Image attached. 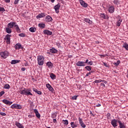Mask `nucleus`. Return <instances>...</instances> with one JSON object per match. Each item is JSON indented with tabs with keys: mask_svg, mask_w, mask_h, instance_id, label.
<instances>
[{
	"mask_svg": "<svg viewBox=\"0 0 128 128\" xmlns=\"http://www.w3.org/2000/svg\"><path fill=\"white\" fill-rule=\"evenodd\" d=\"M0 114L3 116H6V114L2 112H0Z\"/></svg>",
	"mask_w": 128,
	"mask_h": 128,
	"instance_id": "46",
	"label": "nucleus"
},
{
	"mask_svg": "<svg viewBox=\"0 0 128 128\" xmlns=\"http://www.w3.org/2000/svg\"><path fill=\"white\" fill-rule=\"evenodd\" d=\"M10 36H10V34H6L5 36V40H6V42L8 44H10Z\"/></svg>",
	"mask_w": 128,
	"mask_h": 128,
	"instance_id": "4",
	"label": "nucleus"
},
{
	"mask_svg": "<svg viewBox=\"0 0 128 128\" xmlns=\"http://www.w3.org/2000/svg\"><path fill=\"white\" fill-rule=\"evenodd\" d=\"M88 60H86V62H84V63H85V64H88Z\"/></svg>",
	"mask_w": 128,
	"mask_h": 128,
	"instance_id": "58",
	"label": "nucleus"
},
{
	"mask_svg": "<svg viewBox=\"0 0 128 128\" xmlns=\"http://www.w3.org/2000/svg\"><path fill=\"white\" fill-rule=\"evenodd\" d=\"M70 126H71L72 128H74V126H76V124H74V122H70Z\"/></svg>",
	"mask_w": 128,
	"mask_h": 128,
	"instance_id": "45",
	"label": "nucleus"
},
{
	"mask_svg": "<svg viewBox=\"0 0 128 128\" xmlns=\"http://www.w3.org/2000/svg\"><path fill=\"white\" fill-rule=\"evenodd\" d=\"M24 64L25 66H28V62H26L25 63H24Z\"/></svg>",
	"mask_w": 128,
	"mask_h": 128,
	"instance_id": "52",
	"label": "nucleus"
},
{
	"mask_svg": "<svg viewBox=\"0 0 128 128\" xmlns=\"http://www.w3.org/2000/svg\"><path fill=\"white\" fill-rule=\"evenodd\" d=\"M20 60H12L11 62V64H18Z\"/></svg>",
	"mask_w": 128,
	"mask_h": 128,
	"instance_id": "30",
	"label": "nucleus"
},
{
	"mask_svg": "<svg viewBox=\"0 0 128 128\" xmlns=\"http://www.w3.org/2000/svg\"><path fill=\"white\" fill-rule=\"evenodd\" d=\"M79 2L82 6H83L84 8H88V4L84 2V0H79Z\"/></svg>",
	"mask_w": 128,
	"mask_h": 128,
	"instance_id": "10",
	"label": "nucleus"
},
{
	"mask_svg": "<svg viewBox=\"0 0 128 128\" xmlns=\"http://www.w3.org/2000/svg\"><path fill=\"white\" fill-rule=\"evenodd\" d=\"M76 98H78V96H72V99L73 100H76Z\"/></svg>",
	"mask_w": 128,
	"mask_h": 128,
	"instance_id": "47",
	"label": "nucleus"
},
{
	"mask_svg": "<svg viewBox=\"0 0 128 128\" xmlns=\"http://www.w3.org/2000/svg\"><path fill=\"white\" fill-rule=\"evenodd\" d=\"M88 64L89 66H92V61H90V62H88Z\"/></svg>",
	"mask_w": 128,
	"mask_h": 128,
	"instance_id": "51",
	"label": "nucleus"
},
{
	"mask_svg": "<svg viewBox=\"0 0 128 128\" xmlns=\"http://www.w3.org/2000/svg\"><path fill=\"white\" fill-rule=\"evenodd\" d=\"M51 117L52 118H56V113L52 114Z\"/></svg>",
	"mask_w": 128,
	"mask_h": 128,
	"instance_id": "39",
	"label": "nucleus"
},
{
	"mask_svg": "<svg viewBox=\"0 0 128 128\" xmlns=\"http://www.w3.org/2000/svg\"><path fill=\"white\" fill-rule=\"evenodd\" d=\"M77 66H86V64L84 61H78L76 63Z\"/></svg>",
	"mask_w": 128,
	"mask_h": 128,
	"instance_id": "6",
	"label": "nucleus"
},
{
	"mask_svg": "<svg viewBox=\"0 0 128 128\" xmlns=\"http://www.w3.org/2000/svg\"><path fill=\"white\" fill-rule=\"evenodd\" d=\"M90 75V72H88L86 75V76H88Z\"/></svg>",
	"mask_w": 128,
	"mask_h": 128,
	"instance_id": "55",
	"label": "nucleus"
},
{
	"mask_svg": "<svg viewBox=\"0 0 128 128\" xmlns=\"http://www.w3.org/2000/svg\"><path fill=\"white\" fill-rule=\"evenodd\" d=\"M100 86H104V88H106V84H104V83H101Z\"/></svg>",
	"mask_w": 128,
	"mask_h": 128,
	"instance_id": "53",
	"label": "nucleus"
},
{
	"mask_svg": "<svg viewBox=\"0 0 128 128\" xmlns=\"http://www.w3.org/2000/svg\"><path fill=\"white\" fill-rule=\"evenodd\" d=\"M26 89L24 88H22L19 89V92L20 94H25Z\"/></svg>",
	"mask_w": 128,
	"mask_h": 128,
	"instance_id": "12",
	"label": "nucleus"
},
{
	"mask_svg": "<svg viewBox=\"0 0 128 128\" xmlns=\"http://www.w3.org/2000/svg\"><path fill=\"white\" fill-rule=\"evenodd\" d=\"M46 66L48 68H54V64L50 62H47Z\"/></svg>",
	"mask_w": 128,
	"mask_h": 128,
	"instance_id": "16",
	"label": "nucleus"
},
{
	"mask_svg": "<svg viewBox=\"0 0 128 128\" xmlns=\"http://www.w3.org/2000/svg\"><path fill=\"white\" fill-rule=\"evenodd\" d=\"M100 104H97L96 105V106L97 107V108H98V107H100Z\"/></svg>",
	"mask_w": 128,
	"mask_h": 128,
	"instance_id": "59",
	"label": "nucleus"
},
{
	"mask_svg": "<svg viewBox=\"0 0 128 128\" xmlns=\"http://www.w3.org/2000/svg\"><path fill=\"white\" fill-rule=\"evenodd\" d=\"M122 22V20L120 18L116 22L117 26H120V22Z\"/></svg>",
	"mask_w": 128,
	"mask_h": 128,
	"instance_id": "34",
	"label": "nucleus"
},
{
	"mask_svg": "<svg viewBox=\"0 0 128 128\" xmlns=\"http://www.w3.org/2000/svg\"><path fill=\"white\" fill-rule=\"evenodd\" d=\"M84 22H88L89 24H92V21L90 20V19L88 18H84L83 19Z\"/></svg>",
	"mask_w": 128,
	"mask_h": 128,
	"instance_id": "22",
	"label": "nucleus"
},
{
	"mask_svg": "<svg viewBox=\"0 0 128 128\" xmlns=\"http://www.w3.org/2000/svg\"><path fill=\"white\" fill-rule=\"evenodd\" d=\"M15 126H16L18 127V128H24L22 124H21L18 122H15Z\"/></svg>",
	"mask_w": 128,
	"mask_h": 128,
	"instance_id": "19",
	"label": "nucleus"
},
{
	"mask_svg": "<svg viewBox=\"0 0 128 128\" xmlns=\"http://www.w3.org/2000/svg\"><path fill=\"white\" fill-rule=\"evenodd\" d=\"M100 16L101 18H103V20H108V16L104 14H101Z\"/></svg>",
	"mask_w": 128,
	"mask_h": 128,
	"instance_id": "18",
	"label": "nucleus"
},
{
	"mask_svg": "<svg viewBox=\"0 0 128 128\" xmlns=\"http://www.w3.org/2000/svg\"><path fill=\"white\" fill-rule=\"evenodd\" d=\"M16 22H11L10 23H8L7 25L8 28H12L14 26V27L16 26Z\"/></svg>",
	"mask_w": 128,
	"mask_h": 128,
	"instance_id": "7",
	"label": "nucleus"
},
{
	"mask_svg": "<svg viewBox=\"0 0 128 128\" xmlns=\"http://www.w3.org/2000/svg\"><path fill=\"white\" fill-rule=\"evenodd\" d=\"M103 62V64H104V66H106V68H110V65L104 62Z\"/></svg>",
	"mask_w": 128,
	"mask_h": 128,
	"instance_id": "42",
	"label": "nucleus"
},
{
	"mask_svg": "<svg viewBox=\"0 0 128 128\" xmlns=\"http://www.w3.org/2000/svg\"><path fill=\"white\" fill-rule=\"evenodd\" d=\"M122 48H124L126 50L128 51V44L127 43H124Z\"/></svg>",
	"mask_w": 128,
	"mask_h": 128,
	"instance_id": "32",
	"label": "nucleus"
},
{
	"mask_svg": "<svg viewBox=\"0 0 128 128\" xmlns=\"http://www.w3.org/2000/svg\"><path fill=\"white\" fill-rule=\"evenodd\" d=\"M118 122L119 124L120 128H126V124H124V122H122L121 120H118Z\"/></svg>",
	"mask_w": 128,
	"mask_h": 128,
	"instance_id": "15",
	"label": "nucleus"
},
{
	"mask_svg": "<svg viewBox=\"0 0 128 128\" xmlns=\"http://www.w3.org/2000/svg\"><path fill=\"white\" fill-rule=\"evenodd\" d=\"M46 20L48 22H50L52 20V18L50 16H48L46 18Z\"/></svg>",
	"mask_w": 128,
	"mask_h": 128,
	"instance_id": "25",
	"label": "nucleus"
},
{
	"mask_svg": "<svg viewBox=\"0 0 128 128\" xmlns=\"http://www.w3.org/2000/svg\"><path fill=\"white\" fill-rule=\"evenodd\" d=\"M6 32L7 34H12V28L8 27L6 28Z\"/></svg>",
	"mask_w": 128,
	"mask_h": 128,
	"instance_id": "29",
	"label": "nucleus"
},
{
	"mask_svg": "<svg viewBox=\"0 0 128 128\" xmlns=\"http://www.w3.org/2000/svg\"><path fill=\"white\" fill-rule=\"evenodd\" d=\"M54 0H51V2H54Z\"/></svg>",
	"mask_w": 128,
	"mask_h": 128,
	"instance_id": "63",
	"label": "nucleus"
},
{
	"mask_svg": "<svg viewBox=\"0 0 128 128\" xmlns=\"http://www.w3.org/2000/svg\"><path fill=\"white\" fill-rule=\"evenodd\" d=\"M19 36H21V38H24L26 36V34L24 33H21L18 34Z\"/></svg>",
	"mask_w": 128,
	"mask_h": 128,
	"instance_id": "43",
	"label": "nucleus"
},
{
	"mask_svg": "<svg viewBox=\"0 0 128 128\" xmlns=\"http://www.w3.org/2000/svg\"><path fill=\"white\" fill-rule=\"evenodd\" d=\"M79 123L82 128H85L86 126L85 124L84 123V122L82 121V119L80 118H78Z\"/></svg>",
	"mask_w": 128,
	"mask_h": 128,
	"instance_id": "9",
	"label": "nucleus"
},
{
	"mask_svg": "<svg viewBox=\"0 0 128 128\" xmlns=\"http://www.w3.org/2000/svg\"><path fill=\"white\" fill-rule=\"evenodd\" d=\"M63 122L64 124H66V126H68V120H63Z\"/></svg>",
	"mask_w": 128,
	"mask_h": 128,
	"instance_id": "41",
	"label": "nucleus"
},
{
	"mask_svg": "<svg viewBox=\"0 0 128 128\" xmlns=\"http://www.w3.org/2000/svg\"><path fill=\"white\" fill-rule=\"evenodd\" d=\"M21 70L22 71V72H24V70H26V68H21Z\"/></svg>",
	"mask_w": 128,
	"mask_h": 128,
	"instance_id": "57",
	"label": "nucleus"
},
{
	"mask_svg": "<svg viewBox=\"0 0 128 128\" xmlns=\"http://www.w3.org/2000/svg\"><path fill=\"white\" fill-rule=\"evenodd\" d=\"M18 2H20V0H15L14 2V4H18Z\"/></svg>",
	"mask_w": 128,
	"mask_h": 128,
	"instance_id": "48",
	"label": "nucleus"
},
{
	"mask_svg": "<svg viewBox=\"0 0 128 128\" xmlns=\"http://www.w3.org/2000/svg\"><path fill=\"white\" fill-rule=\"evenodd\" d=\"M17 32H20V28L18 27V25L16 24V23L14 27Z\"/></svg>",
	"mask_w": 128,
	"mask_h": 128,
	"instance_id": "27",
	"label": "nucleus"
},
{
	"mask_svg": "<svg viewBox=\"0 0 128 128\" xmlns=\"http://www.w3.org/2000/svg\"><path fill=\"white\" fill-rule=\"evenodd\" d=\"M9 54L8 51H4L0 53V56H2V58H3L6 59L8 56Z\"/></svg>",
	"mask_w": 128,
	"mask_h": 128,
	"instance_id": "3",
	"label": "nucleus"
},
{
	"mask_svg": "<svg viewBox=\"0 0 128 128\" xmlns=\"http://www.w3.org/2000/svg\"><path fill=\"white\" fill-rule=\"evenodd\" d=\"M60 4H58V5L54 6V9L55 10V12L56 14H58V12H60Z\"/></svg>",
	"mask_w": 128,
	"mask_h": 128,
	"instance_id": "11",
	"label": "nucleus"
},
{
	"mask_svg": "<svg viewBox=\"0 0 128 128\" xmlns=\"http://www.w3.org/2000/svg\"><path fill=\"white\" fill-rule=\"evenodd\" d=\"M108 10L109 12H110V14H114V6H110L108 8Z\"/></svg>",
	"mask_w": 128,
	"mask_h": 128,
	"instance_id": "8",
	"label": "nucleus"
},
{
	"mask_svg": "<svg viewBox=\"0 0 128 128\" xmlns=\"http://www.w3.org/2000/svg\"><path fill=\"white\" fill-rule=\"evenodd\" d=\"M44 34H48V36H52V32L48 30H44Z\"/></svg>",
	"mask_w": 128,
	"mask_h": 128,
	"instance_id": "20",
	"label": "nucleus"
},
{
	"mask_svg": "<svg viewBox=\"0 0 128 128\" xmlns=\"http://www.w3.org/2000/svg\"><path fill=\"white\" fill-rule=\"evenodd\" d=\"M34 112L36 118H40V114L38 110L34 109Z\"/></svg>",
	"mask_w": 128,
	"mask_h": 128,
	"instance_id": "17",
	"label": "nucleus"
},
{
	"mask_svg": "<svg viewBox=\"0 0 128 128\" xmlns=\"http://www.w3.org/2000/svg\"><path fill=\"white\" fill-rule=\"evenodd\" d=\"M44 16H46V14L44 13H41L36 16V18H44Z\"/></svg>",
	"mask_w": 128,
	"mask_h": 128,
	"instance_id": "24",
	"label": "nucleus"
},
{
	"mask_svg": "<svg viewBox=\"0 0 128 128\" xmlns=\"http://www.w3.org/2000/svg\"><path fill=\"white\" fill-rule=\"evenodd\" d=\"M86 70H88L89 72L92 70V66H86L85 67Z\"/></svg>",
	"mask_w": 128,
	"mask_h": 128,
	"instance_id": "38",
	"label": "nucleus"
},
{
	"mask_svg": "<svg viewBox=\"0 0 128 128\" xmlns=\"http://www.w3.org/2000/svg\"><path fill=\"white\" fill-rule=\"evenodd\" d=\"M0 12H6V10L4 8L0 6Z\"/></svg>",
	"mask_w": 128,
	"mask_h": 128,
	"instance_id": "44",
	"label": "nucleus"
},
{
	"mask_svg": "<svg viewBox=\"0 0 128 128\" xmlns=\"http://www.w3.org/2000/svg\"><path fill=\"white\" fill-rule=\"evenodd\" d=\"M38 26L40 28H44L46 27V24H44V23L40 22L38 24Z\"/></svg>",
	"mask_w": 128,
	"mask_h": 128,
	"instance_id": "26",
	"label": "nucleus"
},
{
	"mask_svg": "<svg viewBox=\"0 0 128 128\" xmlns=\"http://www.w3.org/2000/svg\"><path fill=\"white\" fill-rule=\"evenodd\" d=\"M68 58H72V56H70V55L69 56H68Z\"/></svg>",
	"mask_w": 128,
	"mask_h": 128,
	"instance_id": "64",
	"label": "nucleus"
},
{
	"mask_svg": "<svg viewBox=\"0 0 128 128\" xmlns=\"http://www.w3.org/2000/svg\"><path fill=\"white\" fill-rule=\"evenodd\" d=\"M29 30L31 32H35L36 30V28L32 27V28H30Z\"/></svg>",
	"mask_w": 128,
	"mask_h": 128,
	"instance_id": "33",
	"label": "nucleus"
},
{
	"mask_svg": "<svg viewBox=\"0 0 128 128\" xmlns=\"http://www.w3.org/2000/svg\"><path fill=\"white\" fill-rule=\"evenodd\" d=\"M100 58H102V56L105 57L106 55L101 54V55H100Z\"/></svg>",
	"mask_w": 128,
	"mask_h": 128,
	"instance_id": "60",
	"label": "nucleus"
},
{
	"mask_svg": "<svg viewBox=\"0 0 128 128\" xmlns=\"http://www.w3.org/2000/svg\"><path fill=\"white\" fill-rule=\"evenodd\" d=\"M44 60H46V58H44V56L41 55L38 56H37V61L38 66H44V62H46Z\"/></svg>",
	"mask_w": 128,
	"mask_h": 128,
	"instance_id": "1",
	"label": "nucleus"
},
{
	"mask_svg": "<svg viewBox=\"0 0 128 128\" xmlns=\"http://www.w3.org/2000/svg\"><path fill=\"white\" fill-rule=\"evenodd\" d=\"M118 120L113 119L111 121V124L112 126L114 128H116V126H118Z\"/></svg>",
	"mask_w": 128,
	"mask_h": 128,
	"instance_id": "5",
	"label": "nucleus"
},
{
	"mask_svg": "<svg viewBox=\"0 0 128 128\" xmlns=\"http://www.w3.org/2000/svg\"><path fill=\"white\" fill-rule=\"evenodd\" d=\"M46 87L47 88H48V90H50L52 92H54V88H52V86L50 84H46Z\"/></svg>",
	"mask_w": 128,
	"mask_h": 128,
	"instance_id": "14",
	"label": "nucleus"
},
{
	"mask_svg": "<svg viewBox=\"0 0 128 128\" xmlns=\"http://www.w3.org/2000/svg\"><path fill=\"white\" fill-rule=\"evenodd\" d=\"M2 102L4 104H8L9 106H10V104H12V102H10L8 100L4 99L2 100Z\"/></svg>",
	"mask_w": 128,
	"mask_h": 128,
	"instance_id": "13",
	"label": "nucleus"
},
{
	"mask_svg": "<svg viewBox=\"0 0 128 128\" xmlns=\"http://www.w3.org/2000/svg\"><path fill=\"white\" fill-rule=\"evenodd\" d=\"M4 92L2 91V92H0V96H4Z\"/></svg>",
	"mask_w": 128,
	"mask_h": 128,
	"instance_id": "49",
	"label": "nucleus"
},
{
	"mask_svg": "<svg viewBox=\"0 0 128 128\" xmlns=\"http://www.w3.org/2000/svg\"><path fill=\"white\" fill-rule=\"evenodd\" d=\"M4 88H6V90H10V86L8 84H6L4 86Z\"/></svg>",
	"mask_w": 128,
	"mask_h": 128,
	"instance_id": "36",
	"label": "nucleus"
},
{
	"mask_svg": "<svg viewBox=\"0 0 128 128\" xmlns=\"http://www.w3.org/2000/svg\"><path fill=\"white\" fill-rule=\"evenodd\" d=\"M120 64V60H118L116 61V62H114L113 64L114 66H118Z\"/></svg>",
	"mask_w": 128,
	"mask_h": 128,
	"instance_id": "35",
	"label": "nucleus"
},
{
	"mask_svg": "<svg viewBox=\"0 0 128 128\" xmlns=\"http://www.w3.org/2000/svg\"><path fill=\"white\" fill-rule=\"evenodd\" d=\"M25 96H32V92H30V90L28 89H26V91L25 92Z\"/></svg>",
	"mask_w": 128,
	"mask_h": 128,
	"instance_id": "23",
	"label": "nucleus"
},
{
	"mask_svg": "<svg viewBox=\"0 0 128 128\" xmlns=\"http://www.w3.org/2000/svg\"><path fill=\"white\" fill-rule=\"evenodd\" d=\"M53 122H54V124L56 123V118L53 119Z\"/></svg>",
	"mask_w": 128,
	"mask_h": 128,
	"instance_id": "56",
	"label": "nucleus"
},
{
	"mask_svg": "<svg viewBox=\"0 0 128 128\" xmlns=\"http://www.w3.org/2000/svg\"><path fill=\"white\" fill-rule=\"evenodd\" d=\"M33 90H34V92H36V94H42V92L38 90V89H36V88H34Z\"/></svg>",
	"mask_w": 128,
	"mask_h": 128,
	"instance_id": "31",
	"label": "nucleus"
},
{
	"mask_svg": "<svg viewBox=\"0 0 128 128\" xmlns=\"http://www.w3.org/2000/svg\"><path fill=\"white\" fill-rule=\"evenodd\" d=\"M28 116V118H32V115H30V114H29Z\"/></svg>",
	"mask_w": 128,
	"mask_h": 128,
	"instance_id": "61",
	"label": "nucleus"
},
{
	"mask_svg": "<svg viewBox=\"0 0 128 128\" xmlns=\"http://www.w3.org/2000/svg\"><path fill=\"white\" fill-rule=\"evenodd\" d=\"M5 2L9 3L10 2V0H4Z\"/></svg>",
	"mask_w": 128,
	"mask_h": 128,
	"instance_id": "54",
	"label": "nucleus"
},
{
	"mask_svg": "<svg viewBox=\"0 0 128 128\" xmlns=\"http://www.w3.org/2000/svg\"><path fill=\"white\" fill-rule=\"evenodd\" d=\"M11 108L16 110H22V106L18 104H13L10 106Z\"/></svg>",
	"mask_w": 128,
	"mask_h": 128,
	"instance_id": "2",
	"label": "nucleus"
},
{
	"mask_svg": "<svg viewBox=\"0 0 128 128\" xmlns=\"http://www.w3.org/2000/svg\"><path fill=\"white\" fill-rule=\"evenodd\" d=\"M14 48L16 50H20L22 48V44H17L15 45Z\"/></svg>",
	"mask_w": 128,
	"mask_h": 128,
	"instance_id": "28",
	"label": "nucleus"
},
{
	"mask_svg": "<svg viewBox=\"0 0 128 128\" xmlns=\"http://www.w3.org/2000/svg\"><path fill=\"white\" fill-rule=\"evenodd\" d=\"M89 72H90V74H92V72H94L91 70V71Z\"/></svg>",
	"mask_w": 128,
	"mask_h": 128,
	"instance_id": "62",
	"label": "nucleus"
},
{
	"mask_svg": "<svg viewBox=\"0 0 128 128\" xmlns=\"http://www.w3.org/2000/svg\"><path fill=\"white\" fill-rule=\"evenodd\" d=\"M101 82H103L104 84H108V81L101 80Z\"/></svg>",
	"mask_w": 128,
	"mask_h": 128,
	"instance_id": "50",
	"label": "nucleus"
},
{
	"mask_svg": "<svg viewBox=\"0 0 128 128\" xmlns=\"http://www.w3.org/2000/svg\"><path fill=\"white\" fill-rule=\"evenodd\" d=\"M100 82H102V80H96L94 82V84H98Z\"/></svg>",
	"mask_w": 128,
	"mask_h": 128,
	"instance_id": "40",
	"label": "nucleus"
},
{
	"mask_svg": "<svg viewBox=\"0 0 128 128\" xmlns=\"http://www.w3.org/2000/svg\"><path fill=\"white\" fill-rule=\"evenodd\" d=\"M50 52L51 54H56L58 52V50L52 48L50 49Z\"/></svg>",
	"mask_w": 128,
	"mask_h": 128,
	"instance_id": "21",
	"label": "nucleus"
},
{
	"mask_svg": "<svg viewBox=\"0 0 128 128\" xmlns=\"http://www.w3.org/2000/svg\"><path fill=\"white\" fill-rule=\"evenodd\" d=\"M50 78H52V80H54L56 79V76L54 75V74L52 73L50 75Z\"/></svg>",
	"mask_w": 128,
	"mask_h": 128,
	"instance_id": "37",
	"label": "nucleus"
}]
</instances>
